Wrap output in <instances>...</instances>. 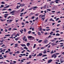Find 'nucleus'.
Masks as SVG:
<instances>
[{"label": "nucleus", "mask_w": 64, "mask_h": 64, "mask_svg": "<svg viewBox=\"0 0 64 64\" xmlns=\"http://www.w3.org/2000/svg\"><path fill=\"white\" fill-rule=\"evenodd\" d=\"M52 58L54 57V58H56V57H57V56L56 55V54H54L52 56Z\"/></svg>", "instance_id": "1"}, {"label": "nucleus", "mask_w": 64, "mask_h": 64, "mask_svg": "<svg viewBox=\"0 0 64 64\" xmlns=\"http://www.w3.org/2000/svg\"><path fill=\"white\" fill-rule=\"evenodd\" d=\"M60 1V0H56L54 1V2H56V3H59V2H59V1Z\"/></svg>", "instance_id": "2"}, {"label": "nucleus", "mask_w": 64, "mask_h": 64, "mask_svg": "<svg viewBox=\"0 0 64 64\" xmlns=\"http://www.w3.org/2000/svg\"><path fill=\"white\" fill-rule=\"evenodd\" d=\"M53 61V60H48V63H51L52 61Z\"/></svg>", "instance_id": "3"}, {"label": "nucleus", "mask_w": 64, "mask_h": 64, "mask_svg": "<svg viewBox=\"0 0 64 64\" xmlns=\"http://www.w3.org/2000/svg\"><path fill=\"white\" fill-rule=\"evenodd\" d=\"M48 42V40H46L44 41V44H47V42Z\"/></svg>", "instance_id": "4"}, {"label": "nucleus", "mask_w": 64, "mask_h": 64, "mask_svg": "<svg viewBox=\"0 0 64 64\" xmlns=\"http://www.w3.org/2000/svg\"><path fill=\"white\" fill-rule=\"evenodd\" d=\"M8 14H4V17L5 18H6V17H7V16L8 15Z\"/></svg>", "instance_id": "5"}, {"label": "nucleus", "mask_w": 64, "mask_h": 64, "mask_svg": "<svg viewBox=\"0 0 64 64\" xmlns=\"http://www.w3.org/2000/svg\"><path fill=\"white\" fill-rule=\"evenodd\" d=\"M16 11L15 10H13L11 12H10V14H12L13 13H14Z\"/></svg>", "instance_id": "6"}, {"label": "nucleus", "mask_w": 64, "mask_h": 64, "mask_svg": "<svg viewBox=\"0 0 64 64\" xmlns=\"http://www.w3.org/2000/svg\"><path fill=\"white\" fill-rule=\"evenodd\" d=\"M20 45L22 47H25L26 46V45L25 44H20Z\"/></svg>", "instance_id": "7"}, {"label": "nucleus", "mask_w": 64, "mask_h": 64, "mask_svg": "<svg viewBox=\"0 0 64 64\" xmlns=\"http://www.w3.org/2000/svg\"><path fill=\"white\" fill-rule=\"evenodd\" d=\"M38 8L37 6H35L34 7L33 10H36V8Z\"/></svg>", "instance_id": "8"}, {"label": "nucleus", "mask_w": 64, "mask_h": 64, "mask_svg": "<svg viewBox=\"0 0 64 64\" xmlns=\"http://www.w3.org/2000/svg\"><path fill=\"white\" fill-rule=\"evenodd\" d=\"M24 5H25L24 4H21L20 5V6L21 7H23V6H24Z\"/></svg>", "instance_id": "9"}, {"label": "nucleus", "mask_w": 64, "mask_h": 64, "mask_svg": "<svg viewBox=\"0 0 64 64\" xmlns=\"http://www.w3.org/2000/svg\"><path fill=\"white\" fill-rule=\"evenodd\" d=\"M12 21H13L12 20H10L8 22V23H11V22Z\"/></svg>", "instance_id": "10"}, {"label": "nucleus", "mask_w": 64, "mask_h": 64, "mask_svg": "<svg viewBox=\"0 0 64 64\" xmlns=\"http://www.w3.org/2000/svg\"><path fill=\"white\" fill-rule=\"evenodd\" d=\"M30 45V44L29 43H27V44H26L27 46H28V47Z\"/></svg>", "instance_id": "11"}, {"label": "nucleus", "mask_w": 64, "mask_h": 64, "mask_svg": "<svg viewBox=\"0 0 64 64\" xmlns=\"http://www.w3.org/2000/svg\"><path fill=\"white\" fill-rule=\"evenodd\" d=\"M51 44L53 46H54V45H56V44H55V43L54 42L52 43Z\"/></svg>", "instance_id": "12"}, {"label": "nucleus", "mask_w": 64, "mask_h": 64, "mask_svg": "<svg viewBox=\"0 0 64 64\" xmlns=\"http://www.w3.org/2000/svg\"><path fill=\"white\" fill-rule=\"evenodd\" d=\"M42 55H43V54L41 53H40L39 54V56H41Z\"/></svg>", "instance_id": "13"}, {"label": "nucleus", "mask_w": 64, "mask_h": 64, "mask_svg": "<svg viewBox=\"0 0 64 64\" xmlns=\"http://www.w3.org/2000/svg\"><path fill=\"white\" fill-rule=\"evenodd\" d=\"M32 36H28V38L29 39H31Z\"/></svg>", "instance_id": "14"}, {"label": "nucleus", "mask_w": 64, "mask_h": 64, "mask_svg": "<svg viewBox=\"0 0 64 64\" xmlns=\"http://www.w3.org/2000/svg\"><path fill=\"white\" fill-rule=\"evenodd\" d=\"M24 48L26 50H28V48H27V47L26 46H24Z\"/></svg>", "instance_id": "15"}, {"label": "nucleus", "mask_w": 64, "mask_h": 64, "mask_svg": "<svg viewBox=\"0 0 64 64\" xmlns=\"http://www.w3.org/2000/svg\"><path fill=\"white\" fill-rule=\"evenodd\" d=\"M4 7V6L3 5H1L0 6V8H3Z\"/></svg>", "instance_id": "16"}, {"label": "nucleus", "mask_w": 64, "mask_h": 64, "mask_svg": "<svg viewBox=\"0 0 64 64\" xmlns=\"http://www.w3.org/2000/svg\"><path fill=\"white\" fill-rule=\"evenodd\" d=\"M56 36H60V34L58 33H57L56 34Z\"/></svg>", "instance_id": "17"}, {"label": "nucleus", "mask_w": 64, "mask_h": 64, "mask_svg": "<svg viewBox=\"0 0 64 64\" xmlns=\"http://www.w3.org/2000/svg\"><path fill=\"white\" fill-rule=\"evenodd\" d=\"M46 56H47V55H46V54H44L42 56V57H45Z\"/></svg>", "instance_id": "18"}, {"label": "nucleus", "mask_w": 64, "mask_h": 64, "mask_svg": "<svg viewBox=\"0 0 64 64\" xmlns=\"http://www.w3.org/2000/svg\"><path fill=\"white\" fill-rule=\"evenodd\" d=\"M1 4H5V2H1Z\"/></svg>", "instance_id": "19"}, {"label": "nucleus", "mask_w": 64, "mask_h": 64, "mask_svg": "<svg viewBox=\"0 0 64 64\" xmlns=\"http://www.w3.org/2000/svg\"><path fill=\"white\" fill-rule=\"evenodd\" d=\"M26 38V37L24 36V37L22 38V39L24 40H25V38Z\"/></svg>", "instance_id": "20"}, {"label": "nucleus", "mask_w": 64, "mask_h": 64, "mask_svg": "<svg viewBox=\"0 0 64 64\" xmlns=\"http://www.w3.org/2000/svg\"><path fill=\"white\" fill-rule=\"evenodd\" d=\"M32 32L31 31H29L28 32V34H30Z\"/></svg>", "instance_id": "21"}, {"label": "nucleus", "mask_w": 64, "mask_h": 64, "mask_svg": "<svg viewBox=\"0 0 64 64\" xmlns=\"http://www.w3.org/2000/svg\"><path fill=\"white\" fill-rule=\"evenodd\" d=\"M32 58V56L31 55H30L29 56V58L31 59Z\"/></svg>", "instance_id": "22"}, {"label": "nucleus", "mask_w": 64, "mask_h": 64, "mask_svg": "<svg viewBox=\"0 0 64 64\" xmlns=\"http://www.w3.org/2000/svg\"><path fill=\"white\" fill-rule=\"evenodd\" d=\"M54 53V51H53V50H52V51L50 53L52 54V53Z\"/></svg>", "instance_id": "23"}, {"label": "nucleus", "mask_w": 64, "mask_h": 64, "mask_svg": "<svg viewBox=\"0 0 64 64\" xmlns=\"http://www.w3.org/2000/svg\"><path fill=\"white\" fill-rule=\"evenodd\" d=\"M36 46V44H34L33 47V48H35Z\"/></svg>", "instance_id": "24"}, {"label": "nucleus", "mask_w": 64, "mask_h": 64, "mask_svg": "<svg viewBox=\"0 0 64 64\" xmlns=\"http://www.w3.org/2000/svg\"><path fill=\"white\" fill-rule=\"evenodd\" d=\"M52 33H53V32H52L50 34V35H52Z\"/></svg>", "instance_id": "25"}, {"label": "nucleus", "mask_w": 64, "mask_h": 64, "mask_svg": "<svg viewBox=\"0 0 64 64\" xmlns=\"http://www.w3.org/2000/svg\"><path fill=\"white\" fill-rule=\"evenodd\" d=\"M24 8H23L21 10L20 12H23V11H24Z\"/></svg>", "instance_id": "26"}, {"label": "nucleus", "mask_w": 64, "mask_h": 64, "mask_svg": "<svg viewBox=\"0 0 64 64\" xmlns=\"http://www.w3.org/2000/svg\"><path fill=\"white\" fill-rule=\"evenodd\" d=\"M12 53L13 52H10L9 53L10 54V55H12L13 54Z\"/></svg>", "instance_id": "27"}, {"label": "nucleus", "mask_w": 64, "mask_h": 64, "mask_svg": "<svg viewBox=\"0 0 64 64\" xmlns=\"http://www.w3.org/2000/svg\"><path fill=\"white\" fill-rule=\"evenodd\" d=\"M5 36H10L9 34H7L5 35Z\"/></svg>", "instance_id": "28"}, {"label": "nucleus", "mask_w": 64, "mask_h": 64, "mask_svg": "<svg viewBox=\"0 0 64 64\" xmlns=\"http://www.w3.org/2000/svg\"><path fill=\"white\" fill-rule=\"evenodd\" d=\"M18 45V44H14V45L16 46H17V47H18V45Z\"/></svg>", "instance_id": "29"}, {"label": "nucleus", "mask_w": 64, "mask_h": 64, "mask_svg": "<svg viewBox=\"0 0 64 64\" xmlns=\"http://www.w3.org/2000/svg\"><path fill=\"white\" fill-rule=\"evenodd\" d=\"M42 21H44V19H45V18H42Z\"/></svg>", "instance_id": "30"}, {"label": "nucleus", "mask_w": 64, "mask_h": 64, "mask_svg": "<svg viewBox=\"0 0 64 64\" xmlns=\"http://www.w3.org/2000/svg\"><path fill=\"white\" fill-rule=\"evenodd\" d=\"M24 32H26V30L25 28H24Z\"/></svg>", "instance_id": "31"}, {"label": "nucleus", "mask_w": 64, "mask_h": 64, "mask_svg": "<svg viewBox=\"0 0 64 64\" xmlns=\"http://www.w3.org/2000/svg\"><path fill=\"white\" fill-rule=\"evenodd\" d=\"M46 5H45L43 7V8H46Z\"/></svg>", "instance_id": "32"}, {"label": "nucleus", "mask_w": 64, "mask_h": 64, "mask_svg": "<svg viewBox=\"0 0 64 64\" xmlns=\"http://www.w3.org/2000/svg\"><path fill=\"white\" fill-rule=\"evenodd\" d=\"M42 40H39V41L38 42V43H40V42H42Z\"/></svg>", "instance_id": "33"}, {"label": "nucleus", "mask_w": 64, "mask_h": 64, "mask_svg": "<svg viewBox=\"0 0 64 64\" xmlns=\"http://www.w3.org/2000/svg\"><path fill=\"white\" fill-rule=\"evenodd\" d=\"M17 29L16 28H14L12 30V31H14V30H17Z\"/></svg>", "instance_id": "34"}, {"label": "nucleus", "mask_w": 64, "mask_h": 64, "mask_svg": "<svg viewBox=\"0 0 64 64\" xmlns=\"http://www.w3.org/2000/svg\"><path fill=\"white\" fill-rule=\"evenodd\" d=\"M31 63V62H26V64H29Z\"/></svg>", "instance_id": "35"}, {"label": "nucleus", "mask_w": 64, "mask_h": 64, "mask_svg": "<svg viewBox=\"0 0 64 64\" xmlns=\"http://www.w3.org/2000/svg\"><path fill=\"white\" fill-rule=\"evenodd\" d=\"M34 18H35V16H33L32 17V19H34Z\"/></svg>", "instance_id": "36"}, {"label": "nucleus", "mask_w": 64, "mask_h": 64, "mask_svg": "<svg viewBox=\"0 0 64 64\" xmlns=\"http://www.w3.org/2000/svg\"><path fill=\"white\" fill-rule=\"evenodd\" d=\"M32 9H33V8H29L28 9V10H31Z\"/></svg>", "instance_id": "37"}, {"label": "nucleus", "mask_w": 64, "mask_h": 64, "mask_svg": "<svg viewBox=\"0 0 64 64\" xmlns=\"http://www.w3.org/2000/svg\"><path fill=\"white\" fill-rule=\"evenodd\" d=\"M31 39H32V40H33V39H34V37H33L32 36V38H31Z\"/></svg>", "instance_id": "38"}, {"label": "nucleus", "mask_w": 64, "mask_h": 64, "mask_svg": "<svg viewBox=\"0 0 64 64\" xmlns=\"http://www.w3.org/2000/svg\"><path fill=\"white\" fill-rule=\"evenodd\" d=\"M38 34L39 35H41V34L40 33V32H38Z\"/></svg>", "instance_id": "39"}, {"label": "nucleus", "mask_w": 64, "mask_h": 64, "mask_svg": "<svg viewBox=\"0 0 64 64\" xmlns=\"http://www.w3.org/2000/svg\"><path fill=\"white\" fill-rule=\"evenodd\" d=\"M10 7V5H8L6 6V8H8V7Z\"/></svg>", "instance_id": "40"}, {"label": "nucleus", "mask_w": 64, "mask_h": 64, "mask_svg": "<svg viewBox=\"0 0 64 64\" xmlns=\"http://www.w3.org/2000/svg\"><path fill=\"white\" fill-rule=\"evenodd\" d=\"M47 10L48 11H51V10L49 9H47Z\"/></svg>", "instance_id": "41"}, {"label": "nucleus", "mask_w": 64, "mask_h": 64, "mask_svg": "<svg viewBox=\"0 0 64 64\" xmlns=\"http://www.w3.org/2000/svg\"><path fill=\"white\" fill-rule=\"evenodd\" d=\"M43 53L44 54H46V51H44V52H43Z\"/></svg>", "instance_id": "42"}, {"label": "nucleus", "mask_w": 64, "mask_h": 64, "mask_svg": "<svg viewBox=\"0 0 64 64\" xmlns=\"http://www.w3.org/2000/svg\"><path fill=\"white\" fill-rule=\"evenodd\" d=\"M4 58H6L7 56L6 55H4Z\"/></svg>", "instance_id": "43"}, {"label": "nucleus", "mask_w": 64, "mask_h": 64, "mask_svg": "<svg viewBox=\"0 0 64 64\" xmlns=\"http://www.w3.org/2000/svg\"><path fill=\"white\" fill-rule=\"evenodd\" d=\"M5 41V40L4 39L2 40L1 42H0L1 43L2 42H3V41Z\"/></svg>", "instance_id": "44"}, {"label": "nucleus", "mask_w": 64, "mask_h": 64, "mask_svg": "<svg viewBox=\"0 0 64 64\" xmlns=\"http://www.w3.org/2000/svg\"><path fill=\"white\" fill-rule=\"evenodd\" d=\"M59 19V18H57L56 19V21H58Z\"/></svg>", "instance_id": "45"}, {"label": "nucleus", "mask_w": 64, "mask_h": 64, "mask_svg": "<svg viewBox=\"0 0 64 64\" xmlns=\"http://www.w3.org/2000/svg\"><path fill=\"white\" fill-rule=\"evenodd\" d=\"M5 50H6V49H4L3 50V51H2V52H5Z\"/></svg>", "instance_id": "46"}, {"label": "nucleus", "mask_w": 64, "mask_h": 64, "mask_svg": "<svg viewBox=\"0 0 64 64\" xmlns=\"http://www.w3.org/2000/svg\"><path fill=\"white\" fill-rule=\"evenodd\" d=\"M11 29H12V28H10L8 29V30H9V31H10L11 30Z\"/></svg>", "instance_id": "47"}, {"label": "nucleus", "mask_w": 64, "mask_h": 64, "mask_svg": "<svg viewBox=\"0 0 64 64\" xmlns=\"http://www.w3.org/2000/svg\"><path fill=\"white\" fill-rule=\"evenodd\" d=\"M45 15H43L41 17V18H42V17H45Z\"/></svg>", "instance_id": "48"}, {"label": "nucleus", "mask_w": 64, "mask_h": 64, "mask_svg": "<svg viewBox=\"0 0 64 64\" xmlns=\"http://www.w3.org/2000/svg\"><path fill=\"white\" fill-rule=\"evenodd\" d=\"M44 47H42L40 48V49H44Z\"/></svg>", "instance_id": "49"}, {"label": "nucleus", "mask_w": 64, "mask_h": 64, "mask_svg": "<svg viewBox=\"0 0 64 64\" xmlns=\"http://www.w3.org/2000/svg\"><path fill=\"white\" fill-rule=\"evenodd\" d=\"M50 29H46V31H49L50 30Z\"/></svg>", "instance_id": "50"}, {"label": "nucleus", "mask_w": 64, "mask_h": 64, "mask_svg": "<svg viewBox=\"0 0 64 64\" xmlns=\"http://www.w3.org/2000/svg\"><path fill=\"white\" fill-rule=\"evenodd\" d=\"M9 51H8L7 50L6 52L5 53H8Z\"/></svg>", "instance_id": "51"}, {"label": "nucleus", "mask_w": 64, "mask_h": 64, "mask_svg": "<svg viewBox=\"0 0 64 64\" xmlns=\"http://www.w3.org/2000/svg\"><path fill=\"white\" fill-rule=\"evenodd\" d=\"M15 40H16V41H17L18 40V38H17L15 39Z\"/></svg>", "instance_id": "52"}, {"label": "nucleus", "mask_w": 64, "mask_h": 64, "mask_svg": "<svg viewBox=\"0 0 64 64\" xmlns=\"http://www.w3.org/2000/svg\"><path fill=\"white\" fill-rule=\"evenodd\" d=\"M11 16H9L8 17V19H9L10 18H11Z\"/></svg>", "instance_id": "53"}, {"label": "nucleus", "mask_w": 64, "mask_h": 64, "mask_svg": "<svg viewBox=\"0 0 64 64\" xmlns=\"http://www.w3.org/2000/svg\"><path fill=\"white\" fill-rule=\"evenodd\" d=\"M59 32V30H56V33H58Z\"/></svg>", "instance_id": "54"}, {"label": "nucleus", "mask_w": 64, "mask_h": 64, "mask_svg": "<svg viewBox=\"0 0 64 64\" xmlns=\"http://www.w3.org/2000/svg\"><path fill=\"white\" fill-rule=\"evenodd\" d=\"M4 46H5V45L4 44H3L1 46L2 47H4Z\"/></svg>", "instance_id": "55"}, {"label": "nucleus", "mask_w": 64, "mask_h": 64, "mask_svg": "<svg viewBox=\"0 0 64 64\" xmlns=\"http://www.w3.org/2000/svg\"><path fill=\"white\" fill-rule=\"evenodd\" d=\"M9 11H12V10L10 8H9L8 9Z\"/></svg>", "instance_id": "56"}, {"label": "nucleus", "mask_w": 64, "mask_h": 64, "mask_svg": "<svg viewBox=\"0 0 64 64\" xmlns=\"http://www.w3.org/2000/svg\"><path fill=\"white\" fill-rule=\"evenodd\" d=\"M21 4V3L20 2H19L17 4V5H19V4Z\"/></svg>", "instance_id": "57"}, {"label": "nucleus", "mask_w": 64, "mask_h": 64, "mask_svg": "<svg viewBox=\"0 0 64 64\" xmlns=\"http://www.w3.org/2000/svg\"><path fill=\"white\" fill-rule=\"evenodd\" d=\"M53 20V19L52 18H50V21H52Z\"/></svg>", "instance_id": "58"}, {"label": "nucleus", "mask_w": 64, "mask_h": 64, "mask_svg": "<svg viewBox=\"0 0 64 64\" xmlns=\"http://www.w3.org/2000/svg\"><path fill=\"white\" fill-rule=\"evenodd\" d=\"M38 19V17H37L35 19L36 20H37Z\"/></svg>", "instance_id": "59"}, {"label": "nucleus", "mask_w": 64, "mask_h": 64, "mask_svg": "<svg viewBox=\"0 0 64 64\" xmlns=\"http://www.w3.org/2000/svg\"><path fill=\"white\" fill-rule=\"evenodd\" d=\"M22 24L23 25H25V24H24V22H22Z\"/></svg>", "instance_id": "60"}, {"label": "nucleus", "mask_w": 64, "mask_h": 64, "mask_svg": "<svg viewBox=\"0 0 64 64\" xmlns=\"http://www.w3.org/2000/svg\"><path fill=\"white\" fill-rule=\"evenodd\" d=\"M14 45V43H13L10 44V46H12V45Z\"/></svg>", "instance_id": "61"}, {"label": "nucleus", "mask_w": 64, "mask_h": 64, "mask_svg": "<svg viewBox=\"0 0 64 64\" xmlns=\"http://www.w3.org/2000/svg\"><path fill=\"white\" fill-rule=\"evenodd\" d=\"M5 32H7L8 30H7V29H6L5 28Z\"/></svg>", "instance_id": "62"}, {"label": "nucleus", "mask_w": 64, "mask_h": 64, "mask_svg": "<svg viewBox=\"0 0 64 64\" xmlns=\"http://www.w3.org/2000/svg\"><path fill=\"white\" fill-rule=\"evenodd\" d=\"M61 20H59L58 22V23H60V22H61Z\"/></svg>", "instance_id": "63"}, {"label": "nucleus", "mask_w": 64, "mask_h": 64, "mask_svg": "<svg viewBox=\"0 0 64 64\" xmlns=\"http://www.w3.org/2000/svg\"><path fill=\"white\" fill-rule=\"evenodd\" d=\"M50 3H54V2H50Z\"/></svg>", "instance_id": "64"}]
</instances>
